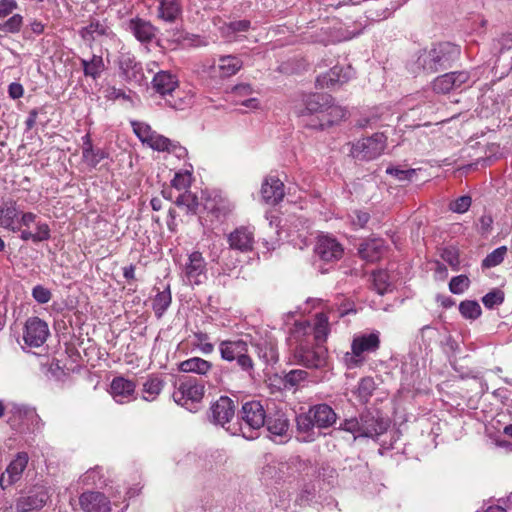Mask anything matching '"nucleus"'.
<instances>
[{"label": "nucleus", "mask_w": 512, "mask_h": 512, "mask_svg": "<svg viewBox=\"0 0 512 512\" xmlns=\"http://www.w3.org/2000/svg\"><path fill=\"white\" fill-rule=\"evenodd\" d=\"M459 56V46L450 42H440L434 44L430 49L421 51L414 65L418 71L433 74L452 67Z\"/></svg>", "instance_id": "f257e3e1"}, {"label": "nucleus", "mask_w": 512, "mask_h": 512, "mask_svg": "<svg viewBox=\"0 0 512 512\" xmlns=\"http://www.w3.org/2000/svg\"><path fill=\"white\" fill-rule=\"evenodd\" d=\"M390 426L387 418L379 412L365 411L359 417L345 419L339 426V430L349 432L357 437H377L384 434Z\"/></svg>", "instance_id": "f03ea898"}, {"label": "nucleus", "mask_w": 512, "mask_h": 512, "mask_svg": "<svg viewBox=\"0 0 512 512\" xmlns=\"http://www.w3.org/2000/svg\"><path fill=\"white\" fill-rule=\"evenodd\" d=\"M380 332L355 334L351 342V351L345 353L344 362L350 369L361 367L369 354L376 353L380 348Z\"/></svg>", "instance_id": "7ed1b4c3"}, {"label": "nucleus", "mask_w": 512, "mask_h": 512, "mask_svg": "<svg viewBox=\"0 0 512 512\" xmlns=\"http://www.w3.org/2000/svg\"><path fill=\"white\" fill-rule=\"evenodd\" d=\"M220 357L226 362H236L237 367L249 377L255 374V363L249 354L248 342L242 338L222 340L218 346Z\"/></svg>", "instance_id": "20e7f679"}, {"label": "nucleus", "mask_w": 512, "mask_h": 512, "mask_svg": "<svg viewBox=\"0 0 512 512\" xmlns=\"http://www.w3.org/2000/svg\"><path fill=\"white\" fill-rule=\"evenodd\" d=\"M336 421L337 414L334 409L326 403H321L311 406L306 413L299 414L296 417V426L298 432L310 434L315 427L327 429Z\"/></svg>", "instance_id": "39448f33"}, {"label": "nucleus", "mask_w": 512, "mask_h": 512, "mask_svg": "<svg viewBox=\"0 0 512 512\" xmlns=\"http://www.w3.org/2000/svg\"><path fill=\"white\" fill-rule=\"evenodd\" d=\"M295 340L298 342L293 348L296 364L309 369H322L328 365V350L324 345L313 343L309 338Z\"/></svg>", "instance_id": "423d86ee"}, {"label": "nucleus", "mask_w": 512, "mask_h": 512, "mask_svg": "<svg viewBox=\"0 0 512 512\" xmlns=\"http://www.w3.org/2000/svg\"><path fill=\"white\" fill-rule=\"evenodd\" d=\"M268 412L262 403L257 400L248 401L242 405L239 414L243 421L240 429L244 438L248 440L256 438L254 431H258L265 425Z\"/></svg>", "instance_id": "0eeeda50"}, {"label": "nucleus", "mask_w": 512, "mask_h": 512, "mask_svg": "<svg viewBox=\"0 0 512 512\" xmlns=\"http://www.w3.org/2000/svg\"><path fill=\"white\" fill-rule=\"evenodd\" d=\"M205 392L204 383L195 377H185L173 392L174 401L193 412L197 410Z\"/></svg>", "instance_id": "6e6552de"}, {"label": "nucleus", "mask_w": 512, "mask_h": 512, "mask_svg": "<svg viewBox=\"0 0 512 512\" xmlns=\"http://www.w3.org/2000/svg\"><path fill=\"white\" fill-rule=\"evenodd\" d=\"M329 332L328 317L324 313H318L313 324L308 322L296 323L292 331V337L294 339L309 338L313 343L323 345Z\"/></svg>", "instance_id": "1a4fd4ad"}, {"label": "nucleus", "mask_w": 512, "mask_h": 512, "mask_svg": "<svg viewBox=\"0 0 512 512\" xmlns=\"http://www.w3.org/2000/svg\"><path fill=\"white\" fill-rule=\"evenodd\" d=\"M387 146V137L383 133H374L352 144L351 155L361 161H369L381 156Z\"/></svg>", "instance_id": "9d476101"}, {"label": "nucleus", "mask_w": 512, "mask_h": 512, "mask_svg": "<svg viewBox=\"0 0 512 512\" xmlns=\"http://www.w3.org/2000/svg\"><path fill=\"white\" fill-rule=\"evenodd\" d=\"M183 280L190 285H200L207 280V263L199 251L191 252L182 265Z\"/></svg>", "instance_id": "9b49d317"}, {"label": "nucleus", "mask_w": 512, "mask_h": 512, "mask_svg": "<svg viewBox=\"0 0 512 512\" xmlns=\"http://www.w3.org/2000/svg\"><path fill=\"white\" fill-rule=\"evenodd\" d=\"M121 77L130 85L146 86L147 78L144 74L142 64L138 62L134 55L123 53L118 60Z\"/></svg>", "instance_id": "f8f14e48"}, {"label": "nucleus", "mask_w": 512, "mask_h": 512, "mask_svg": "<svg viewBox=\"0 0 512 512\" xmlns=\"http://www.w3.org/2000/svg\"><path fill=\"white\" fill-rule=\"evenodd\" d=\"M125 29L133 35V37L142 45L148 46L152 44L160 32L150 20L139 16L128 19L125 23Z\"/></svg>", "instance_id": "ddd939ff"}, {"label": "nucleus", "mask_w": 512, "mask_h": 512, "mask_svg": "<svg viewBox=\"0 0 512 512\" xmlns=\"http://www.w3.org/2000/svg\"><path fill=\"white\" fill-rule=\"evenodd\" d=\"M470 73L467 71H455L436 77L433 81V90L437 93H449L451 91L464 90L469 87Z\"/></svg>", "instance_id": "4468645a"}, {"label": "nucleus", "mask_w": 512, "mask_h": 512, "mask_svg": "<svg viewBox=\"0 0 512 512\" xmlns=\"http://www.w3.org/2000/svg\"><path fill=\"white\" fill-rule=\"evenodd\" d=\"M49 334L48 324L44 320L30 317L25 323L23 340L27 346L38 348L46 342Z\"/></svg>", "instance_id": "2eb2a0df"}, {"label": "nucleus", "mask_w": 512, "mask_h": 512, "mask_svg": "<svg viewBox=\"0 0 512 512\" xmlns=\"http://www.w3.org/2000/svg\"><path fill=\"white\" fill-rule=\"evenodd\" d=\"M265 425L271 440L276 443H284L287 441L290 424L284 412L277 410L271 413L269 411Z\"/></svg>", "instance_id": "dca6fc26"}, {"label": "nucleus", "mask_w": 512, "mask_h": 512, "mask_svg": "<svg viewBox=\"0 0 512 512\" xmlns=\"http://www.w3.org/2000/svg\"><path fill=\"white\" fill-rule=\"evenodd\" d=\"M235 402L228 396H221L212 403L209 419L212 423L224 426L229 423L235 415Z\"/></svg>", "instance_id": "f3484780"}, {"label": "nucleus", "mask_w": 512, "mask_h": 512, "mask_svg": "<svg viewBox=\"0 0 512 512\" xmlns=\"http://www.w3.org/2000/svg\"><path fill=\"white\" fill-rule=\"evenodd\" d=\"M343 247L336 238L330 235H320L315 245V253L325 262L339 260L343 255Z\"/></svg>", "instance_id": "a211bd4d"}, {"label": "nucleus", "mask_w": 512, "mask_h": 512, "mask_svg": "<svg viewBox=\"0 0 512 512\" xmlns=\"http://www.w3.org/2000/svg\"><path fill=\"white\" fill-rule=\"evenodd\" d=\"M332 100L331 95L322 94V93H311L304 95L302 98V108L297 110L299 116L306 115H317V120L319 121V117L324 116V108L330 103Z\"/></svg>", "instance_id": "6ab92c4d"}, {"label": "nucleus", "mask_w": 512, "mask_h": 512, "mask_svg": "<svg viewBox=\"0 0 512 512\" xmlns=\"http://www.w3.org/2000/svg\"><path fill=\"white\" fill-rule=\"evenodd\" d=\"M354 76V70L351 66H334L328 72L317 76L316 86L318 88H334L337 85L347 82Z\"/></svg>", "instance_id": "aec40b11"}, {"label": "nucleus", "mask_w": 512, "mask_h": 512, "mask_svg": "<svg viewBox=\"0 0 512 512\" xmlns=\"http://www.w3.org/2000/svg\"><path fill=\"white\" fill-rule=\"evenodd\" d=\"M152 89L160 96L173 98V93L179 86L176 74L168 70H158L151 81Z\"/></svg>", "instance_id": "412c9836"}, {"label": "nucleus", "mask_w": 512, "mask_h": 512, "mask_svg": "<svg viewBox=\"0 0 512 512\" xmlns=\"http://www.w3.org/2000/svg\"><path fill=\"white\" fill-rule=\"evenodd\" d=\"M79 35L91 47L100 37H113L114 33L107 19L91 18L89 24L79 30Z\"/></svg>", "instance_id": "4be33fe9"}, {"label": "nucleus", "mask_w": 512, "mask_h": 512, "mask_svg": "<svg viewBox=\"0 0 512 512\" xmlns=\"http://www.w3.org/2000/svg\"><path fill=\"white\" fill-rule=\"evenodd\" d=\"M251 345L255 348L258 358L265 364H274L278 361L277 341L273 336L265 334L258 339H252Z\"/></svg>", "instance_id": "5701e85b"}, {"label": "nucleus", "mask_w": 512, "mask_h": 512, "mask_svg": "<svg viewBox=\"0 0 512 512\" xmlns=\"http://www.w3.org/2000/svg\"><path fill=\"white\" fill-rule=\"evenodd\" d=\"M49 494L46 488L36 487L27 495L21 496L16 502L18 512H30L42 508L48 501Z\"/></svg>", "instance_id": "b1692460"}, {"label": "nucleus", "mask_w": 512, "mask_h": 512, "mask_svg": "<svg viewBox=\"0 0 512 512\" xmlns=\"http://www.w3.org/2000/svg\"><path fill=\"white\" fill-rule=\"evenodd\" d=\"M135 389L136 384L132 380L126 379L122 376L113 378L110 384V394L119 404H124L135 400Z\"/></svg>", "instance_id": "393cba45"}, {"label": "nucleus", "mask_w": 512, "mask_h": 512, "mask_svg": "<svg viewBox=\"0 0 512 512\" xmlns=\"http://www.w3.org/2000/svg\"><path fill=\"white\" fill-rule=\"evenodd\" d=\"M28 454L20 452L17 454L14 460H12L7 466L5 473L0 476V486L2 489H6L8 486L17 482L23 471L28 464Z\"/></svg>", "instance_id": "a878e982"}, {"label": "nucleus", "mask_w": 512, "mask_h": 512, "mask_svg": "<svg viewBox=\"0 0 512 512\" xmlns=\"http://www.w3.org/2000/svg\"><path fill=\"white\" fill-rule=\"evenodd\" d=\"M284 184L275 176H267L261 187V196L265 203L276 205L284 198Z\"/></svg>", "instance_id": "bb28decb"}, {"label": "nucleus", "mask_w": 512, "mask_h": 512, "mask_svg": "<svg viewBox=\"0 0 512 512\" xmlns=\"http://www.w3.org/2000/svg\"><path fill=\"white\" fill-rule=\"evenodd\" d=\"M81 508L85 512H109L110 501L101 492H85L79 498Z\"/></svg>", "instance_id": "cd10ccee"}, {"label": "nucleus", "mask_w": 512, "mask_h": 512, "mask_svg": "<svg viewBox=\"0 0 512 512\" xmlns=\"http://www.w3.org/2000/svg\"><path fill=\"white\" fill-rule=\"evenodd\" d=\"M228 242L232 249L248 252L253 248L254 231L245 226L236 228L229 234Z\"/></svg>", "instance_id": "c85d7f7f"}, {"label": "nucleus", "mask_w": 512, "mask_h": 512, "mask_svg": "<svg viewBox=\"0 0 512 512\" xmlns=\"http://www.w3.org/2000/svg\"><path fill=\"white\" fill-rule=\"evenodd\" d=\"M183 9L179 0H160L156 8V18L164 23L173 24L182 16Z\"/></svg>", "instance_id": "c756f323"}, {"label": "nucleus", "mask_w": 512, "mask_h": 512, "mask_svg": "<svg viewBox=\"0 0 512 512\" xmlns=\"http://www.w3.org/2000/svg\"><path fill=\"white\" fill-rule=\"evenodd\" d=\"M346 111L333 103V99L324 108V116L319 117V121L315 123H307L311 128L324 129L325 127L333 125L335 122L343 119Z\"/></svg>", "instance_id": "7c9ffc66"}, {"label": "nucleus", "mask_w": 512, "mask_h": 512, "mask_svg": "<svg viewBox=\"0 0 512 512\" xmlns=\"http://www.w3.org/2000/svg\"><path fill=\"white\" fill-rule=\"evenodd\" d=\"M384 251V241L382 239H370L359 245L358 253L366 261L374 262L380 259Z\"/></svg>", "instance_id": "2f4dec72"}, {"label": "nucleus", "mask_w": 512, "mask_h": 512, "mask_svg": "<svg viewBox=\"0 0 512 512\" xmlns=\"http://www.w3.org/2000/svg\"><path fill=\"white\" fill-rule=\"evenodd\" d=\"M205 209L217 219H222L232 212L234 206L228 199L215 196L206 201Z\"/></svg>", "instance_id": "473e14b6"}, {"label": "nucleus", "mask_w": 512, "mask_h": 512, "mask_svg": "<svg viewBox=\"0 0 512 512\" xmlns=\"http://www.w3.org/2000/svg\"><path fill=\"white\" fill-rule=\"evenodd\" d=\"M164 380L156 374L149 375L142 387V399L152 402L157 399L164 388Z\"/></svg>", "instance_id": "72a5a7b5"}, {"label": "nucleus", "mask_w": 512, "mask_h": 512, "mask_svg": "<svg viewBox=\"0 0 512 512\" xmlns=\"http://www.w3.org/2000/svg\"><path fill=\"white\" fill-rule=\"evenodd\" d=\"M178 369L184 373L206 375L212 369V363L200 357H192L180 362Z\"/></svg>", "instance_id": "f704fd0d"}, {"label": "nucleus", "mask_w": 512, "mask_h": 512, "mask_svg": "<svg viewBox=\"0 0 512 512\" xmlns=\"http://www.w3.org/2000/svg\"><path fill=\"white\" fill-rule=\"evenodd\" d=\"M83 73L86 77L98 79L106 69L102 55L93 54L90 59H80Z\"/></svg>", "instance_id": "c9c22d12"}, {"label": "nucleus", "mask_w": 512, "mask_h": 512, "mask_svg": "<svg viewBox=\"0 0 512 512\" xmlns=\"http://www.w3.org/2000/svg\"><path fill=\"white\" fill-rule=\"evenodd\" d=\"M243 66L240 58L234 55H224L219 57L218 72L221 77H231L235 75Z\"/></svg>", "instance_id": "e433bc0d"}, {"label": "nucleus", "mask_w": 512, "mask_h": 512, "mask_svg": "<svg viewBox=\"0 0 512 512\" xmlns=\"http://www.w3.org/2000/svg\"><path fill=\"white\" fill-rule=\"evenodd\" d=\"M172 302L170 286L167 285L163 290L157 288V293L152 300V309L155 316L160 319Z\"/></svg>", "instance_id": "4c0bfd02"}, {"label": "nucleus", "mask_w": 512, "mask_h": 512, "mask_svg": "<svg viewBox=\"0 0 512 512\" xmlns=\"http://www.w3.org/2000/svg\"><path fill=\"white\" fill-rule=\"evenodd\" d=\"M372 286L373 289L379 294L384 295L385 293L392 290L393 284L389 273L385 270H378L372 273Z\"/></svg>", "instance_id": "58836bf2"}, {"label": "nucleus", "mask_w": 512, "mask_h": 512, "mask_svg": "<svg viewBox=\"0 0 512 512\" xmlns=\"http://www.w3.org/2000/svg\"><path fill=\"white\" fill-rule=\"evenodd\" d=\"M308 375V372L305 370L293 369L283 376L281 384L286 390L296 389L307 380Z\"/></svg>", "instance_id": "ea45409f"}, {"label": "nucleus", "mask_w": 512, "mask_h": 512, "mask_svg": "<svg viewBox=\"0 0 512 512\" xmlns=\"http://www.w3.org/2000/svg\"><path fill=\"white\" fill-rule=\"evenodd\" d=\"M375 388H376V384L372 377H363L358 382V385H357L354 393L356 394L359 401L362 404H364L369 401Z\"/></svg>", "instance_id": "a19ab883"}, {"label": "nucleus", "mask_w": 512, "mask_h": 512, "mask_svg": "<svg viewBox=\"0 0 512 512\" xmlns=\"http://www.w3.org/2000/svg\"><path fill=\"white\" fill-rule=\"evenodd\" d=\"M193 346L204 355L212 354L214 351V345L210 342V336L202 331L193 333Z\"/></svg>", "instance_id": "79ce46f5"}, {"label": "nucleus", "mask_w": 512, "mask_h": 512, "mask_svg": "<svg viewBox=\"0 0 512 512\" xmlns=\"http://www.w3.org/2000/svg\"><path fill=\"white\" fill-rule=\"evenodd\" d=\"M460 314L469 320H475L480 317L482 310L477 301L465 300L459 304Z\"/></svg>", "instance_id": "37998d69"}, {"label": "nucleus", "mask_w": 512, "mask_h": 512, "mask_svg": "<svg viewBox=\"0 0 512 512\" xmlns=\"http://www.w3.org/2000/svg\"><path fill=\"white\" fill-rule=\"evenodd\" d=\"M507 254V247L501 246L489 253L482 261V267L492 268L501 264Z\"/></svg>", "instance_id": "c03bdc74"}, {"label": "nucleus", "mask_w": 512, "mask_h": 512, "mask_svg": "<svg viewBox=\"0 0 512 512\" xmlns=\"http://www.w3.org/2000/svg\"><path fill=\"white\" fill-rule=\"evenodd\" d=\"M45 24L37 19H32L29 24L24 28L22 37L25 40H34L35 35H41L44 33Z\"/></svg>", "instance_id": "a18cd8bd"}, {"label": "nucleus", "mask_w": 512, "mask_h": 512, "mask_svg": "<svg viewBox=\"0 0 512 512\" xmlns=\"http://www.w3.org/2000/svg\"><path fill=\"white\" fill-rule=\"evenodd\" d=\"M177 206H185L189 211H195L198 206V199L192 192L185 190L175 201Z\"/></svg>", "instance_id": "49530a36"}, {"label": "nucleus", "mask_w": 512, "mask_h": 512, "mask_svg": "<svg viewBox=\"0 0 512 512\" xmlns=\"http://www.w3.org/2000/svg\"><path fill=\"white\" fill-rule=\"evenodd\" d=\"M470 280L466 275L453 277L449 282V290L453 294H462L469 288Z\"/></svg>", "instance_id": "de8ad7c7"}, {"label": "nucleus", "mask_w": 512, "mask_h": 512, "mask_svg": "<svg viewBox=\"0 0 512 512\" xmlns=\"http://www.w3.org/2000/svg\"><path fill=\"white\" fill-rule=\"evenodd\" d=\"M503 301H504V293L498 289H494L493 291L487 293L482 298V302H483L484 306L488 309H492L495 306L502 304Z\"/></svg>", "instance_id": "09e8293b"}, {"label": "nucleus", "mask_w": 512, "mask_h": 512, "mask_svg": "<svg viewBox=\"0 0 512 512\" xmlns=\"http://www.w3.org/2000/svg\"><path fill=\"white\" fill-rule=\"evenodd\" d=\"M354 229L364 228L370 219V214L362 210H354L348 215Z\"/></svg>", "instance_id": "8fccbe9b"}, {"label": "nucleus", "mask_w": 512, "mask_h": 512, "mask_svg": "<svg viewBox=\"0 0 512 512\" xmlns=\"http://www.w3.org/2000/svg\"><path fill=\"white\" fill-rule=\"evenodd\" d=\"M3 31L8 33H18L23 26V17L20 14H14L3 23Z\"/></svg>", "instance_id": "3c124183"}, {"label": "nucleus", "mask_w": 512, "mask_h": 512, "mask_svg": "<svg viewBox=\"0 0 512 512\" xmlns=\"http://www.w3.org/2000/svg\"><path fill=\"white\" fill-rule=\"evenodd\" d=\"M84 161L91 167H96L101 160L106 157V153L102 149H94L92 151L83 152Z\"/></svg>", "instance_id": "603ef678"}, {"label": "nucleus", "mask_w": 512, "mask_h": 512, "mask_svg": "<svg viewBox=\"0 0 512 512\" xmlns=\"http://www.w3.org/2000/svg\"><path fill=\"white\" fill-rule=\"evenodd\" d=\"M471 203V197L468 195H463L450 204V210L455 213L462 214L470 208Z\"/></svg>", "instance_id": "864d4df0"}, {"label": "nucleus", "mask_w": 512, "mask_h": 512, "mask_svg": "<svg viewBox=\"0 0 512 512\" xmlns=\"http://www.w3.org/2000/svg\"><path fill=\"white\" fill-rule=\"evenodd\" d=\"M172 187L177 190H187L191 184V174L186 173H176L174 178L171 181Z\"/></svg>", "instance_id": "5fc2aeb1"}, {"label": "nucleus", "mask_w": 512, "mask_h": 512, "mask_svg": "<svg viewBox=\"0 0 512 512\" xmlns=\"http://www.w3.org/2000/svg\"><path fill=\"white\" fill-rule=\"evenodd\" d=\"M32 296L39 304H46L51 300L52 294L48 288L42 285H36L32 289Z\"/></svg>", "instance_id": "6e6d98bb"}, {"label": "nucleus", "mask_w": 512, "mask_h": 512, "mask_svg": "<svg viewBox=\"0 0 512 512\" xmlns=\"http://www.w3.org/2000/svg\"><path fill=\"white\" fill-rule=\"evenodd\" d=\"M386 173L389 175H392L396 179L403 181V180H411L412 177L415 175L416 170L415 169H408L403 170L398 167H388L386 169Z\"/></svg>", "instance_id": "4d7b16f0"}, {"label": "nucleus", "mask_w": 512, "mask_h": 512, "mask_svg": "<svg viewBox=\"0 0 512 512\" xmlns=\"http://www.w3.org/2000/svg\"><path fill=\"white\" fill-rule=\"evenodd\" d=\"M131 126L133 128V132L141 142L147 139L148 134L152 130L148 124L140 121H132Z\"/></svg>", "instance_id": "13d9d810"}, {"label": "nucleus", "mask_w": 512, "mask_h": 512, "mask_svg": "<svg viewBox=\"0 0 512 512\" xmlns=\"http://www.w3.org/2000/svg\"><path fill=\"white\" fill-rule=\"evenodd\" d=\"M493 225V218L491 215L485 214L482 215L477 224V230L482 236H487L490 234Z\"/></svg>", "instance_id": "bf43d9fd"}, {"label": "nucleus", "mask_w": 512, "mask_h": 512, "mask_svg": "<svg viewBox=\"0 0 512 512\" xmlns=\"http://www.w3.org/2000/svg\"><path fill=\"white\" fill-rule=\"evenodd\" d=\"M442 259L454 269H457L460 264L458 252L454 248L444 249L442 252Z\"/></svg>", "instance_id": "052dcab7"}, {"label": "nucleus", "mask_w": 512, "mask_h": 512, "mask_svg": "<svg viewBox=\"0 0 512 512\" xmlns=\"http://www.w3.org/2000/svg\"><path fill=\"white\" fill-rule=\"evenodd\" d=\"M10 412L19 419L29 416H36L35 410L25 405L13 404Z\"/></svg>", "instance_id": "680f3d73"}, {"label": "nucleus", "mask_w": 512, "mask_h": 512, "mask_svg": "<svg viewBox=\"0 0 512 512\" xmlns=\"http://www.w3.org/2000/svg\"><path fill=\"white\" fill-rule=\"evenodd\" d=\"M154 141L151 146V149L159 151V152H167L169 149V145H171V140L163 135L158 134L154 136Z\"/></svg>", "instance_id": "e2e57ef3"}, {"label": "nucleus", "mask_w": 512, "mask_h": 512, "mask_svg": "<svg viewBox=\"0 0 512 512\" xmlns=\"http://www.w3.org/2000/svg\"><path fill=\"white\" fill-rule=\"evenodd\" d=\"M36 242L46 241L50 238V228L46 223H37L36 232L34 233Z\"/></svg>", "instance_id": "0e129e2a"}, {"label": "nucleus", "mask_w": 512, "mask_h": 512, "mask_svg": "<svg viewBox=\"0 0 512 512\" xmlns=\"http://www.w3.org/2000/svg\"><path fill=\"white\" fill-rule=\"evenodd\" d=\"M17 7L16 0H0V18L10 15Z\"/></svg>", "instance_id": "69168bd1"}, {"label": "nucleus", "mask_w": 512, "mask_h": 512, "mask_svg": "<svg viewBox=\"0 0 512 512\" xmlns=\"http://www.w3.org/2000/svg\"><path fill=\"white\" fill-rule=\"evenodd\" d=\"M250 28L249 20L233 21L229 24V29L232 32H245Z\"/></svg>", "instance_id": "338daca9"}, {"label": "nucleus", "mask_w": 512, "mask_h": 512, "mask_svg": "<svg viewBox=\"0 0 512 512\" xmlns=\"http://www.w3.org/2000/svg\"><path fill=\"white\" fill-rule=\"evenodd\" d=\"M8 93L12 99H19L24 94L23 86L20 83L13 82L8 87Z\"/></svg>", "instance_id": "774afa93"}]
</instances>
